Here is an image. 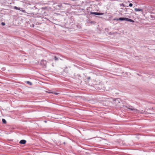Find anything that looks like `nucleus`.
Masks as SVG:
<instances>
[{
	"label": "nucleus",
	"instance_id": "obj_11",
	"mask_svg": "<svg viewBox=\"0 0 155 155\" xmlns=\"http://www.w3.org/2000/svg\"><path fill=\"white\" fill-rule=\"evenodd\" d=\"M27 83L31 85H32V83L31 82H30L29 81H27Z\"/></svg>",
	"mask_w": 155,
	"mask_h": 155
},
{
	"label": "nucleus",
	"instance_id": "obj_13",
	"mask_svg": "<svg viewBox=\"0 0 155 155\" xmlns=\"http://www.w3.org/2000/svg\"><path fill=\"white\" fill-rule=\"evenodd\" d=\"M58 59V58L56 56H54V60L55 61H57Z\"/></svg>",
	"mask_w": 155,
	"mask_h": 155
},
{
	"label": "nucleus",
	"instance_id": "obj_1",
	"mask_svg": "<svg viewBox=\"0 0 155 155\" xmlns=\"http://www.w3.org/2000/svg\"><path fill=\"white\" fill-rule=\"evenodd\" d=\"M116 20L117 21L120 20L121 21H128L131 22H134V21L130 19L127 18H117L116 19Z\"/></svg>",
	"mask_w": 155,
	"mask_h": 155
},
{
	"label": "nucleus",
	"instance_id": "obj_12",
	"mask_svg": "<svg viewBox=\"0 0 155 155\" xmlns=\"http://www.w3.org/2000/svg\"><path fill=\"white\" fill-rule=\"evenodd\" d=\"M91 77H89L87 78V81H89V80H90L91 79Z\"/></svg>",
	"mask_w": 155,
	"mask_h": 155
},
{
	"label": "nucleus",
	"instance_id": "obj_9",
	"mask_svg": "<svg viewBox=\"0 0 155 155\" xmlns=\"http://www.w3.org/2000/svg\"><path fill=\"white\" fill-rule=\"evenodd\" d=\"M2 122L4 124H6V120L5 119H2Z\"/></svg>",
	"mask_w": 155,
	"mask_h": 155
},
{
	"label": "nucleus",
	"instance_id": "obj_10",
	"mask_svg": "<svg viewBox=\"0 0 155 155\" xmlns=\"http://www.w3.org/2000/svg\"><path fill=\"white\" fill-rule=\"evenodd\" d=\"M49 93H52V94H56V95H58V93H56V92L53 93V92H50Z\"/></svg>",
	"mask_w": 155,
	"mask_h": 155
},
{
	"label": "nucleus",
	"instance_id": "obj_4",
	"mask_svg": "<svg viewBox=\"0 0 155 155\" xmlns=\"http://www.w3.org/2000/svg\"><path fill=\"white\" fill-rule=\"evenodd\" d=\"M91 14H94L95 15H102L104 14L103 13H99L98 12H91Z\"/></svg>",
	"mask_w": 155,
	"mask_h": 155
},
{
	"label": "nucleus",
	"instance_id": "obj_5",
	"mask_svg": "<svg viewBox=\"0 0 155 155\" xmlns=\"http://www.w3.org/2000/svg\"><path fill=\"white\" fill-rule=\"evenodd\" d=\"M120 100L119 99H116L114 101V103L116 105H118V104L120 103Z\"/></svg>",
	"mask_w": 155,
	"mask_h": 155
},
{
	"label": "nucleus",
	"instance_id": "obj_14",
	"mask_svg": "<svg viewBox=\"0 0 155 155\" xmlns=\"http://www.w3.org/2000/svg\"><path fill=\"white\" fill-rule=\"evenodd\" d=\"M1 24L2 25L4 26L5 25V23L4 22H2Z\"/></svg>",
	"mask_w": 155,
	"mask_h": 155
},
{
	"label": "nucleus",
	"instance_id": "obj_2",
	"mask_svg": "<svg viewBox=\"0 0 155 155\" xmlns=\"http://www.w3.org/2000/svg\"><path fill=\"white\" fill-rule=\"evenodd\" d=\"M47 61L44 60H42L40 62V65L42 66L43 68H46L47 64Z\"/></svg>",
	"mask_w": 155,
	"mask_h": 155
},
{
	"label": "nucleus",
	"instance_id": "obj_8",
	"mask_svg": "<svg viewBox=\"0 0 155 155\" xmlns=\"http://www.w3.org/2000/svg\"><path fill=\"white\" fill-rule=\"evenodd\" d=\"M14 8L15 9L18 10H20V8H18L16 6H14Z\"/></svg>",
	"mask_w": 155,
	"mask_h": 155
},
{
	"label": "nucleus",
	"instance_id": "obj_7",
	"mask_svg": "<svg viewBox=\"0 0 155 155\" xmlns=\"http://www.w3.org/2000/svg\"><path fill=\"white\" fill-rule=\"evenodd\" d=\"M134 11L136 12L138 11H142L143 10L141 9H139L137 8H135L134 9Z\"/></svg>",
	"mask_w": 155,
	"mask_h": 155
},
{
	"label": "nucleus",
	"instance_id": "obj_15",
	"mask_svg": "<svg viewBox=\"0 0 155 155\" xmlns=\"http://www.w3.org/2000/svg\"><path fill=\"white\" fill-rule=\"evenodd\" d=\"M21 12H25V13L26 12V11H25V10H22H22H21Z\"/></svg>",
	"mask_w": 155,
	"mask_h": 155
},
{
	"label": "nucleus",
	"instance_id": "obj_3",
	"mask_svg": "<svg viewBox=\"0 0 155 155\" xmlns=\"http://www.w3.org/2000/svg\"><path fill=\"white\" fill-rule=\"evenodd\" d=\"M126 107L128 109L130 110H131L133 111L136 112H137L138 111V110H137L134 107H133L132 106H130L129 107Z\"/></svg>",
	"mask_w": 155,
	"mask_h": 155
},
{
	"label": "nucleus",
	"instance_id": "obj_16",
	"mask_svg": "<svg viewBox=\"0 0 155 155\" xmlns=\"http://www.w3.org/2000/svg\"><path fill=\"white\" fill-rule=\"evenodd\" d=\"M129 6L130 7H132L133 6V4L132 3H130L129 5Z\"/></svg>",
	"mask_w": 155,
	"mask_h": 155
},
{
	"label": "nucleus",
	"instance_id": "obj_6",
	"mask_svg": "<svg viewBox=\"0 0 155 155\" xmlns=\"http://www.w3.org/2000/svg\"><path fill=\"white\" fill-rule=\"evenodd\" d=\"M26 141L24 140H21L19 142L21 144H25L26 143Z\"/></svg>",
	"mask_w": 155,
	"mask_h": 155
}]
</instances>
